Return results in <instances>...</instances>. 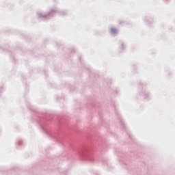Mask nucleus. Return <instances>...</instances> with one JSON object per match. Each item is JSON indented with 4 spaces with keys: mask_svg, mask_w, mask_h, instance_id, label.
Listing matches in <instances>:
<instances>
[{
    "mask_svg": "<svg viewBox=\"0 0 175 175\" xmlns=\"http://www.w3.org/2000/svg\"><path fill=\"white\" fill-rule=\"evenodd\" d=\"M111 33H117V29H116L115 28H111Z\"/></svg>",
    "mask_w": 175,
    "mask_h": 175,
    "instance_id": "f03ea898",
    "label": "nucleus"
},
{
    "mask_svg": "<svg viewBox=\"0 0 175 175\" xmlns=\"http://www.w3.org/2000/svg\"><path fill=\"white\" fill-rule=\"evenodd\" d=\"M79 158L82 161H90V162H92V161H94V157L90 154H79Z\"/></svg>",
    "mask_w": 175,
    "mask_h": 175,
    "instance_id": "f257e3e1",
    "label": "nucleus"
}]
</instances>
